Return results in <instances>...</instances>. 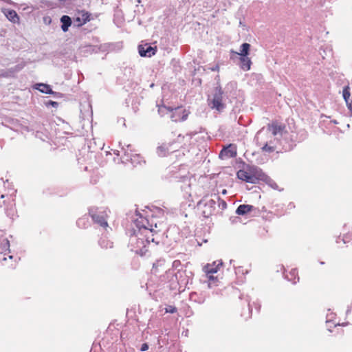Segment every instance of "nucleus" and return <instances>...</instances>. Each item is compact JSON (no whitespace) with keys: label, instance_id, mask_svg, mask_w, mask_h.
Instances as JSON below:
<instances>
[{"label":"nucleus","instance_id":"1","mask_svg":"<svg viewBox=\"0 0 352 352\" xmlns=\"http://www.w3.org/2000/svg\"><path fill=\"white\" fill-rule=\"evenodd\" d=\"M136 216L138 217L134 220L135 228H133L129 244L131 251L144 256L147 252V245L151 242L155 245L159 243L154 236L164 230L165 224L155 221L153 217L151 219L143 217L138 212H136Z\"/></svg>","mask_w":352,"mask_h":352},{"label":"nucleus","instance_id":"2","mask_svg":"<svg viewBox=\"0 0 352 352\" xmlns=\"http://www.w3.org/2000/svg\"><path fill=\"white\" fill-rule=\"evenodd\" d=\"M208 102L212 109L219 112L223 111L226 107L227 102H231L228 87L224 90L220 86L216 87L212 94L208 97Z\"/></svg>","mask_w":352,"mask_h":352},{"label":"nucleus","instance_id":"3","mask_svg":"<svg viewBox=\"0 0 352 352\" xmlns=\"http://www.w3.org/2000/svg\"><path fill=\"white\" fill-rule=\"evenodd\" d=\"M89 214L94 223L107 230L109 215L106 208L91 207L89 209Z\"/></svg>","mask_w":352,"mask_h":352},{"label":"nucleus","instance_id":"4","mask_svg":"<svg viewBox=\"0 0 352 352\" xmlns=\"http://www.w3.org/2000/svg\"><path fill=\"white\" fill-rule=\"evenodd\" d=\"M254 170V173H248L247 171L240 170L237 173V177L239 179L248 183L256 184L258 180H260V173H262V170L256 168Z\"/></svg>","mask_w":352,"mask_h":352},{"label":"nucleus","instance_id":"5","mask_svg":"<svg viewBox=\"0 0 352 352\" xmlns=\"http://www.w3.org/2000/svg\"><path fill=\"white\" fill-rule=\"evenodd\" d=\"M216 205V200L213 199H202L197 203V208L202 210V214L204 217H209L213 213Z\"/></svg>","mask_w":352,"mask_h":352},{"label":"nucleus","instance_id":"6","mask_svg":"<svg viewBox=\"0 0 352 352\" xmlns=\"http://www.w3.org/2000/svg\"><path fill=\"white\" fill-rule=\"evenodd\" d=\"M189 112L182 107L172 108L170 118L173 122L184 121L187 119Z\"/></svg>","mask_w":352,"mask_h":352},{"label":"nucleus","instance_id":"7","mask_svg":"<svg viewBox=\"0 0 352 352\" xmlns=\"http://www.w3.org/2000/svg\"><path fill=\"white\" fill-rule=\"evenodd\" d=\"M90 13L85 10H78L74 18L73 23L76 27H81L90 21Z\"/></svg>","mask_w":352,"mask_h":352},{"label":"nucleus","instance_id":"8","mask_svg":"<svg viewBox=\"0 0 352 352\" xmlns=\"http://www.w3.org/2000/svg\"><path fill=\"white\" fill-rule=\"evenodd\" d=\"M260 213V210L258 208L248 204H241L236 210V214L239 215L251 214L252 216H258Z\"/></svg>","mask_w":352,"mask_h":352},{"label":"nucleus","instance_id":"9","mask_svg":"<svg viewBox=\"0 0 352 352\" xmlns=\"http://www.w3.org/2000/svg\"><path fill=\"white\" fill-rule=\"evenodd\" d=\"M157 52L156 47H152L151 45L146 43L138 46V52L142 57H151L155 55Z\"/></svg>","mask_w":352,"mask_h":352},{"label":"nucleus","instance_id":"10","mask_svg":"<svg viewBox=\"0 0 352 352\" xmlns=\"http://www.w3.org/2000/svg\"><path fill=\"white\" fill-rule=\"evenodd\" d=\"M236 155V150L234 149V148H233L231 144H230L228 146L223 148L221 151V152L219 153V158L224 160L226 158H230V157H235Z\"/></svg>","mask_w":352,"mask_h":352},{"label":"nucleus","instance_id":"11","mask_svg":"<svg viewBox=\"0 0 352 352\" xmlns=\"http://www.w3.org/2000/svg\"><path fill=\"white\" fill-rule=\"evenodd\" d=\"M6 17L13 23H19V16L14 10L4 8L2 10Z\"/></svg>","mask_w":352,"mask_h":352},{"label":"nucleus","instance_id":"12","mask_svg":"<svg viewBox=\"0 0 352 352\" xmlns=\"http://www.w3.org/2000/svg\"><path fill=\"white\" fill-rule=\"evenodd\" d=\"M342 96L346 102L347 108L352 113V96L350 93V87L349 85L345 86L342 90Z\"/></svg>","mask_w":352,"mask_h":352},{"label":"nucleus","instance_id":"13","mask_svg":"<svg viewBox=\"0 0 352 352\" xmlns=\"http://www.w3.org/2000/svg\"><path fill=\"white\" fill-rule=\"evenodd\" d=\"M36 89L38 90L39 91L47 94H52L55 96H59L60 94L54 92L52 89L50 85L44 83H37L34 87Z\"/></svg>","mask_w":352,"mask_h":352},{"label":"nucleus","instance_id":"14","mask_svg":"<svg viewBox=\"0 0 352 352\" xmlns=\"http://www.w3.org/2000/svg\"><path fill=\"white\" fill-rule=\"evenodd\" d=\"M172 146L171 144H163L157 148V153L160 157H164L167 154L173 153L175 150L171 149L170 147Z\"/></svg>","mask_w":352,"mask_h":352},{"label":"nucleus","instance_id":"15","mask_svg":"<svg viewBox=\"0 0 352 352\" xmlns=\"http://www.w3.org/2000/svg\"><path fill=\"white\" fill-rule=\"evenodd\" d=\"M239 66L243 71H249L251 68L252 61L248 56H240Z\"/></svg>","mask_w":352,"mask_h":352},{"label":"nucleus","instance_id":"16","mask_svg":"<svg viewBox=\"0 0 352 352\" xmlns=\"http://www.w3.org/2000/svg\"><path fill=\"white\" fill-rule=\"evenodd\" d=\"M190 300L198 304H203L206 299V296L204 294H198L197 292H192L190 294Z\"/></svg>","mask_w":352,"mask_h":352},{"label":"nucleus","instance_id":"17","mask_svg":"<svg viewBox=\"0 0 352 352\" xmlns=\"http://www.w3.org/2000/svg\"><path fill=\"white\" fill-rule=\"evenodd\" d=\"M61 29L64 32L68 31L69 28L72 25V21L70 16L63 15L60 17Z\"/></svg>","mask_w":352,"mask_h":352},{"label":"nucleus","instance_id":"18","mask_svg":"<svg viewBox=\"0 0 352 352\" xmlns=\"http://www.w3.org/2000/svg\"><path fill=\"white\" fill-rule=\"evenodd\" d=\"M260 180L265 182L268 186H270L272 188L276 190L278 189L277 184L271 179L268 175H265L264 173H260Z\"/></svg>","mask_w":352,"mask_h":352},{"label":"nucleus","instance_id":"19","mask_svg":"<svg viewBox=\"0 0 352 352\" xmlns=\"http://www.w3.org/2000/svg\"><path fill=\"white\" fill-rule=\"evenodd\" d=\"M23 68V65H18L14 67L10 68L7 71L0 70V76L9 77L11 76L14 73L19 72Z\"/></svg>","mask_w":352,"mask_h":352},{"label":"nucleus","instance_id":"20","mask_svg":"<svg viewBox=\"0 0 352 352\" xmlns=\"http://www.w3.org/2000/svg\"><path fill=\"white\" fill-rule=\"evenodd\" d=\"M285 277L293 284H296L299 281V277L298 276V272L296 269H292L289 274L285 275Z\"/></svg>","mask_w":352,"mask_h":352},{"label":"nucleus","instance_id":"21","mask_svg":"<svg viewBox=\"0 0 352 352\" xmlns=\"http://www.w3.org/2000/svg\"><path fill=\"white\" fill-rule=\"evenodd\" d=\"M98 244L102 249L112 248L113 247V243L106 236H102L98 241Z\"/></svg>","mask_w":352,"mask_h":352},{"label":"nucleus","instance_id":"22","mask_svg":"<svg viewBox=\"0 0 352 352\" xmlns=\"http://www.w3.org/2000/svg\"><path fill=\"white\" fill-rule=\"evenodd\" d=\"M284 129L285 126L274 123H272L271 125L268 126V129L272 132L273 135L281 134Z\"/></svg>","mask_w":352,"mask_h":352},{"label":"nucleus","instance_id":"23","mask_svg":"<svg viewBox=\"0 0 352 352\" xmlns=\"http://www.w3.org/2000/svg\"><path fill=\"white\" fill-rule=\"evenodd\" d=\"M10 241L7 239H3L0 241V254H6V252H10Z\"/></svg>","mask_w":352,"mask_h":352},{"label":"nucleus","instance_id":"24","mask_svg":"<svg viewBox=\"0 0 352 352\" xmlns=\"http://www.w3.org/2000/svg\"><path fill=\"white\" fill-rule=\"evenodd\" d=\"M250 45L248 43H243L240 47V52H236L240 56H248Z\"/></svg>","mask_w":352,"mask_h":352},{"label":"nucleus","instance_id":"25","mask_svg":"<svg viewBox=\"0 0 352 352\" xmlns=\"http://www.w3.org/2000/svg\"><path fill=\"white\" fill-rule=\"evenodd\" d=\"M153 213H155V214H153L152 216L149 219H151L153 217L155 220V221H157H157L158 222H163L166 225V223L163 221H160L159 219H157V218H156L157 216L158 217H164V211L163 209L156 207L155 208V211H153ZM165 229H166V228L164 230H165Z\"/></svg>","mask_w":352,"mask_h":352},{"label":"nucleus","instance_id":"26","mask_svg":"<svg viewBox=\"0 0 352 352\" xmlns=\"http://www.w3.org/2000/svg\"><path fill=\"white\" fill-rule=\"evenodd\" d=\"M171 109L172 107L166 105L158 106V113L160 116L163 117L167 113L170 114Z\"/></svg>","mask_w":352,"mask_h":352},{"label":"nucleus","instance_id":"27","mask_svg":"<svg viewBox=\"0 0 352 352\" xmlns=\"http://www.w3.org/2000/svg\"><path fill=\"white\" fill-rule=\"evenodd\" d=\"M76 225L80 228H85L89 225L88 219L86 217L79 218L76 221Z\"/></svg>","mask_w":352,"mask_h":352},{"label":"nucleus","instance_id":"28","mask_svg":"<svg viewBox=\"0 0 352 352\" xmlns=\"http://www.w3.org/2000/svg\"><path fill=\"white\" fill-rule=\"evenodd\" d=\"M214 197L216 200V201H217L218 203H219V207L221 209V210H224L227 208V204L226 202L221 199L218 195H214Z\"/></svg>","mask_w":352,"mask_h":352},{"label":"nucleus","instance_id":"29","mask_svg":"<svg viewBox=\"0 0 352 352\" xmlns=\"http://www.w3.org/2000/svg\"><path fill=\"white\" fill-rule=\"evenodd\" d=\"M342 241L345 244L352 245V232L344 235L343 238L342 239Z\"/></svg>","mask_w":352,"mask_h":352},{"label":"nucleus","instance_id":"30","mask_svg":"<svg viewBox=\"0 0 352 352\" xmlns=\"http://www.w3.org/2000/svg\"><path fill=\"white\" fill-rule=\"evenodd\" d=\"M205 271L207 274H212L217 272V267H213L212 265H208L205 267Z\"/></svg>","mask_w":352,"mask_h":352},{"label":"nucleus","instance_id":"31","mask_svg":"<svg viewBox=\"0 0 352 352\" xmlns=\"http://www.w3.org/2000/svg\"><path fill=\"white\" fill-rule=\"evenodd\" d=\"M320 54L323 58H324L325 56L331 55V50L329 49L328 47H326L325 49H323L322 47H321L320 49Z\"/></svg>","mask_w":352,"mask_h":352},{"label":"nucleus","instance_id":"32","mask_svg":"<svg viewBox=\"0 0 352 352\" xmlns=\"http://www.w3.org/2000/svg\"><path fill=\"white\" fill-rule=\"evenodd\" d=\"M124 155L126 156V160H131L132 163H135V158H140L141 157L139 155H129L128 154L124 153Z\"/></svg>","mask_w":352,"mask_h":352},{"label":"nucleus","instance_id":"33","mask_svg":"<svg viewBox=\"0 0 352 352\" xmlns=\"http://www.w3.org/2000/svg\"><path fill=\"white\" fill-rule=\"evenodd\" d=\"M335 318V314L333 313H329L327 315V320H326V323L327 324H330L331 323V322H333V319Z\"/></svg>","mask_w":352,"mask_h":352},{"label":"nucleus","instance_id":"34","mask_svg":"<svg viewBox=\"0 0 352 352\" xmlns=\"http://www.w3.org/2000/svg\"><path fill=\"white\" fill-rule=\"evenodd\" d=\"M262 150H263V151L270 153V152H273L274 151V148L273 146H269L267 144H265L262 147Z\"/></svg>","mask_w":352,"mask_h":352},{"label":"nucleus","instance_id":"35","mask_svg":"<svg viewBox=\"0 0 352 352\" xmlns=\"http://www.w3.org/2000/svg\"><path fill=\"white\" fill-rule=\"evenodd\" d=\"M235 273L236 275L238 274H247L248 273V270H244V269L243 268V267H236L235 268Z\"/></svg>","mask_w":352,"mask_h":352},{"label":"nucleus","instance_id":"36","mask_svg":"<svg viewBox=\"0 0 352 352\" xmlns=\"http://www.w3.org/2000/svg\"><path fill=\"white\" fill-rule=\"evenodd\" d=\"M45 104L47 107L52 106L54 108H57L58 106V103L57 102H55L53 100H48V101L45 102Z\"/></svg>","mask_w":352,"mask_h":352},{"label":"nucleus","instance_id":"37","mask_svg":"<svg viewBox=\"0 0 352 352\" xmlns=\"http://www.w3.org/2000/svg\"><path fill=\"white\" fill-rule=\"evenodd\" d=\"M165 311L166 313L174 314L177 311V308L174 306L170 305L165 309Z\"/></svg>","mask_w":352,"mask_h":352},{"label":"nucleus","instance_id":"38","mask_svg":"<svg viewBox=\"0 0 352 352\" xmlns=\"http://www.w3.org/2000/svg\"><path fill=\"white\" fill-rule=\"evenodd\" d=\"M340 325H341V324L339 322L336 323V322H331V323H330V324H327V329L330 332L332 331V327H336V326H340Z\"/></svg>","mask_w":352,"mask_h":352},{"label":"nucleus","instance_id":"39","mask_svg":"<svg viewBox=\"0 0 352 352\" xmlns=\"http://www.w3.org/2000/svg\"><path fill=\"white\" fill-rule=\"evenodd\" d=\"M148 349V344L147 343H144L142 344L140 351H146Z\"/></svg>","mask_w":352,"mask_h":352},{"label":"nucleus","instance_id":"40","mask_svg":"<svg viewBox=\"0 0 352 352\" xmlns=\"http://www.w3.org/2000/svg\"><path fill=\"white\" fill-rule=\"evenodd\" d=\"M247 301L248 302V310H249V314H248V316H246V318H250V313H251V308H250V301L249 300H247Z\"/></svg>","mask_w":352,"mask_h":352},{"label":"nucleus","instance_id":"41","mask_svg":"<svg viewBox=\"0 0 352 352\" xmlns=\"http://www.w3.org/2000/svg\"><path fill=\"white\" fill-rule=\"evenodd\" d=\"M226 193H227V190H226V189H223V190H222V194L225 195V194H226Z\"/></svg>","mask_w":352,"mask_h":352},{"label":"nucleus","instance_id":"42","mask_svg":"<svg viewBox=\"0 0 352 352\" xmlns=\"http://www.w3.org/2000/svg\"><path fill=\"white\" fill-rule=\"evenodd\" d=\"M288 206L290 207V208L294 207L293 203H289Z\"/></svg>","mask_w":352,"mask_h":352},{"label":"nucleus","instance_id":"43","mask_svg":"<svg viewBox=\"0 0 352 352\" xmlns=\"http://www.w3.org/2000/svg\"><path fill=\"white\" fill-rule=\"evenodd\" d=\"M209 279L210 280H213L214 279V276L212 275H210L209 276Z\"/></svg>","mask_w":352,"mask_h":352},{"label":"nucleus","instance_id":"44","mask_svg":"<svg viewBox=\"0 0 352 352\" xmlns=\"http://www.w3.org/2000/svg\"><path fill=\"white\" fill-rule=\"evenodd\" d=\"M0 260L6 261V258L3 256V258H0Z\"/></svg>","mask_w":352,"mask_h":352},{"label":"nucleus","instance_id":"45","mask_svg":"<svg viewBox=\"0 0 352 352\" xmlns=\"http://www.w3.org/2000/svg\"><path fill=\"white\" fill-rule=\"evenodd\" d=\"M59 1H60V3H64V2H65V1H66V0H59Z\"/></svg>","mask_w":352,"mask_h":352},{"label":"nucleus","instance_id":"46","mask_svg":"<svg viewBox=\"0 0 352 352\" xmlns=\"http://www.w3.org/2000/svg\"><path fill=\"white\" fill-rule=\"evenodd\" d=\"M340 237L338 238V239L336 240V243H339V240H340Z\"/></svg>","mask_w":352,"mask_h":352},{"label":"nucleus","instance_id":"47","mask_svg":"<svg viewBox=\"0 0 352 352\" xmlns=\"http://www.w3.org/2000/svg\"><path fill=\"white\" fill-rule=\"evenodd\" d=\"M115 154H116L117 155H119L118 151H117L116 152H115Z\"/></svg>","mask_w":352,"mask_h":352},{"label":"nucleus","instance_id":"48","mask_svg":"<svg viewBox=\"0 0 352 352\" xmlns=\"http://www.w3.org/2000/svg\"><path fill=\"white\" fill-rule=\"evenodd\" d=\"M333 123L337 124L338 122L336 120L332 121Z\"/></svg>","mask_w":352,"mask_h":352},{"label":"nucleus","instance_id":"49","mask_svg":"<svg viewBox=\"0 0 352 352\" xmlns=\"http://www.w3.org/2000/svg\"><path fill=\"white\" fill-rule=\"evenodd\" d=\"M153 86H154V84H153V83H152V84L151 85V87H153Z\"/></svg>","mask_w":352,"mask_h":352}]
</instances>
